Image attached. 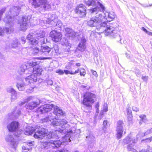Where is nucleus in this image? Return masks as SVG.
<instances>
[{"mask_svg": "<svg viewBox=\"0 0 152 152\" xmlns=\"http://www.w3.org/2000/svg\"><path fill=\"white\" fill-rule=\"evenodd\" d=\"M54 108L53 112L49 113L48 116L42 119L43 122H50L51 126L57 128L58 132H61L60 133H65L66 130L64 129V126L66 129L69 127V125L67 124V121L65 120H61L58 119V116H64V112L58 107L53 104H45L41 106L38 108L37 110L39 114L44 113L50 111Z\"/></svg>", "mask_w": 152, "mask_h": 152, "instance_id": "1", "label": "nucleus"}, {"mask_svg": "<svg viewBox=\"0 0 152 152\" xmlns=\"http://www.w3.org/2000/svg\"><path fill=\"white\" fill-rule=\"evenodd\" d=\"M6 10V8L4 7L2 9L0 10V21L1 20V18L3 14L4 13ZM20 10V8L19 6L13 7L11 8L10 10V13L6 14V15L4 19V21L6 24V27L4 30L2 28H0V36L2 35L4 32V31L7 34H10L13 31V23L12 22V17L10 15L11 14L12 16H17L19 14V12Z\"/></svg>", "mask_w": 152, "mask_h": 152, "instance_id": "2", "label": "nucleus"}, {"mask_svg": "<svg viewBox=\"0 0 152 152\" xmlns=\"http://www.w3.org/2000/svg\"><path fill=\"white\" fill-rule=\"evenodd\" d=\"M64 129H65L66 130V132L64 133H60L61 132L60 131L58 132V131L57 130V128H55L54 131L57 135V137H58V138H59L61 137L62 138L60 139V140H59L51 141L50 142L51 144L50 145V146H51L50 148H52L53 149H57L62 143L65 145L67 144L68 142L71 141V134L72 133V130H71L69 131H68V129L69 126L66 129L65 127L64 126Z\"/></svg>", "mask_w": 152, "mask_h": 152, "instance_id": "3", "label": "nucleus"}, {"mask_svg": "<svg viewBox=\"0 0 152 152\" xmlns=\"http://www.w3.org/2000/svg\"><path fill=\"white\" fill-rule=\"evenodd\" d=\"M102 14H98L90 18L87 22V25L91 27H96L97 29L103 31L105 34L106 28L104 21H103L102 19L103 18Z\"/></svg>", "mask_w": 152, "mask_h": 152, "instance_id": "4", "label": "nucleus"}, {"mask_svg": "<svg viewBox=\"0 0 152 152\" xmlns=\"http://www.w3.org/2000/svg\"><path fill=\"white\" fill-rule=\"evenodd\" d=\"M102 16L103 17V18L102 19L103 21H104L106 26H105L106 28V33L105 35L107 36L110 35L112 33V35L113 36L114 33L117 34L116 30H114V27L112 26V24L111 23L109 25L107 24V22L108 21H110L113 20L115 18V14L113 12H106L102 14Z\"/></svg>", "mask_w": 152, "mask_h": 152, "instance_id": "5", "label": "nucleus"}, {"mask_svg": "<svg viewBox=\"0 0 152 152\" xmlns=\"http://www.w3.org/2000/svg\"><path fill=\"white\" fill-rule=\"evenodd\" d=\"M96 97V95L92 93L88 92L84 95L82 102L84 109L91 110L92 109V104L95 102L94 99Z\"/></svg>", "mask_w": 152, "mask_h": 152, "instance_id": "6", "label": "nucleus"}, {"mask_svg": "<svg viewBox=\"0 0 152 152\" xmlns=\"http://www.w3.org/2000/svg\"><path fill=\"white\" fill-rule=\"evenodd\" d=\"M32 6L35 9L39 11L45 10L48 4H47V0H32Z\"/></svg>", "mask_w": 152, "mask_h": 152, "instance_id": "7", "label": "nucleus"}, {"mask_svg": "<svg viewBox=\"0 0 152 152\" xmlns=\"http://www.w3.org/2000/svg\"><path fill=\"white\" fill-rule=\"evenodd\" d=\"M40 128L39 126H36V129L34 131L35 133L34 135V137L39 139L47 138L48 130L45 129Z\"/></svg>", "mask_w": 152, "mask_h": 152, "instance_id": "8", "label": "nucleus"}, {"mask_svg": "<svg viewBox=\"0 0 152 152\" xmlns=\"http://www.w3.org/2000/svg\"><path fill=\"white\" fill-rule=\"evenodd\" d=\"M137 141V139H136L135 137L130 136H128L123 140V142L124 144H129L127 147L128 151L132 152H136L137 151L133 147Z\"/></svg>", "mask_w": 152, "mask_h": 152, "instance_id": "9", "label": "nucleus"}, {"mask_svg": "<svg viewBox=\"0 0 152 152\" xmlns=\"http://www.w3.org/2000/svg\"><path fill=\"white\" fill-rule=\"evenodd\" d=\"M35 32L32 31L30 32L27 37V39L28 41V42L31 45V47H38L39 46V41L37 40V36Z\"/></svg>", "mask_w": 152, "mask_h": 152, "instance_id": "10", "label": "nucleus"}, {"mask_svg": "<svg viewBox=\"0 0 152 152\" xmlns=\"http://www.w3.org/2000/svg\"><path fill=\"white\" fill-rule=\"evenodd\" d=\"M40 54L43 56H46L51 58V57L53 56V50L51 51L52 48L48 45H44L40 46Z\"/></svg>", "mask_w": 152, "mask_h": 152, "instance_id": "11", "label": "nucleus"}, {"mask_svg": "<svg viewBox=\"0 0 152 152\" xmlns=\"http://www.w3.org/2000/svg\"><path fill=\"white\" fill-rule=\"evenodd\" d=\"M31 19L30 15L23 16L18 20V23L20 25L21 30H26L28 28V23Z\"/></svg>", "mask_w": 152, "mask_h": 152, "instance_id": "12", "label": "nucleus"}, {"mask_svg": "<svg viewBox=\"0 0 152 152\" xmlns=\"http://www.w3.org/2000/svg\"><path fill=\"white\" fill-rule=\"evenodd\" d=\"M37 36V39L41 43L40 46L43 45H42L45 44L47 42V39L44 38L45 32L43 30H38L35 31V34Z\"/></svg>", "mask_w": 152, "mask_h": 152, "instance_id": "13", "label": "nucleus"}, {"mask_svg": "<svg viewBox=\"0 0 152 152\" xmlns=\"http://www.w3.org/2000/svg\"><path fill=\"white\" fill-rule=\"evenodd\" d=\"M50 36L52 38L53 41L55 42H57L61 40L62 35L60 32L54 30L50 32Z\"/></svg>", "mask_w": 152, "mask_h": 152, "instance_id": "14", "label": "nucleus"}, {"mask_svg": "<svg viewBox=\"0 0 152 152\" xmlns=\"http://www.w3.org/2000/svg\"><path fill=\"white\" fill-rule=\"evenodd\" d=\"M19 126L20 124L19 122L13 121L7 125V127L9 132H14L18 130Z\"/></svg>", "mask_w": 152, "mask_h": 152, "instance_id": "15", "label": "nucleus"}, {"mask_svg": "<svg viewBox=\"0 0 152 152\" xmlns=\"http://www.w3.org/2000/svg\"><path fill=\"white\" fill-rule=\"evenodd\" d=\"M16 79L18 81H21L22 83L18 82L17 83L16 86L19 91H23L25 88V86L28 85H25L26 82L24 77H21L20 75H18Z\"/></svg>", "mask_w": 152, "mask_h": 152, "instance_id": "16", "label": "nucleus"}, {"mask_svg": "<svg viewBox=\"0 0 152 152\" xmlns=\"http://www.w3.org/2000/svg\"><path fill=\"white\" fill-rule=\"evenodd\" d=\"M76 12L80 17H85L86 14V7L83 4H81L77 6L76 9Z\"/></svg>", "mask_w": 152, "mask_h": 152, "instance_id": "17", "label": "nucleus"}, {"mask_svg": "<svg viewBox=\"0 0 152 152\" xmlns=\"http://www.w3.org/2000/svg\"><path fill=\"white\" fill-rule=\"evenodd\" d=\"M46 22L48 24L52 25L54 27H56L55 29L61 30L62 23L61 20H59L56 22L51 19L48 18L46 20Z\"/></svg>", "mask_w": 152, "mask_h": 152, "instance_id": "18", "label": "nucleus"}, {"mask_svg": "<svg viewBox=\"0 0 152 152\" xmlns=\"http://www.w3.org/2000/svg\"><path fill=\"white\" fill-rule=\"evenodd\" d=\"M97 5L93 8H91L90 9V12L92 14L95 13L96 15L97 14V12L99 11H102L103 12L104 11L105 7L100 2L97 1ZM98 13H97L98 14Z\"/></svg>", "mask_w": 152, "mask_h": 152, "instance_id": "19", "label": "nucleus"}, {"mask_svg": "<svg viewBox=\"0 0 152 152\" xmlns=\"http://www.w3.org/2000/svg\"><path fill=\"white\" fill-rule=\"evenodd\" d=\"M5 140L12 148H15L18 144L17 142L14 139L12 135L9 134L5 137Z\"/></svg>", "mask_w": 152, "mask_h": 152, "instance_id": "20", "label": "nucleus"}, {"mask_svg": "<svg viewBox=\"0 0 152 152\" xmlns=\"http://www.w3.org/2000/svg\"><path fill=\"white\" fill-rule=\"evenodd\" d=\"M50 58L49 57H37L34 58V60L30 61L29 63V65L32 67H36V66L39 64L40 61L38 60H43L46 59H50Z\"/></svg>", "mask_w": 152, "mask_h": 152, "instance_id": "21", "label": "nucleus"}, {"mask_svg": "<svg viewBox=\"0 0 152 152\" xmlns=\"http://www.w3.org/2000/svg\"><path fill=\"white\" fill-rule=\"evenodd\" d=\"M24 79L26 82L25 85H28L29 84L32 83L37 81V77L36 75L33 74H31L26 77L24 76Z\"/></svg>", "mask_w": 152, "mask_h": 152, "instance_id": "22", "label": "nucleus"}, {"mask_svg": "<svg viewBox=\"0 0 152 152\" xmlns=\"http://www.w3.org/2000/svg\"><path fill=\"white\" fill-rule=\"evenodd\" d=\"M19 43L18 39L14 38L13 40L10 42L9 45V48L12 50L15 49V51H17L19 49Z\"/></svg>", "mask_w": 152, "mask_h": 152, "instance_id": "23", "label": "nucleus"}, {"mask_svg": "<svg viewBox=\"0 0 152 152\" xmlns=\"http://www.w3.org/2000/svg\"><path fill=\"white\" fill-rule=\"evenodd\" d=\"M86 40L84 37H82L78 45L77 48L81 52L84 51L86 48Z\"/></svg>", "mask_w": 152, "mask_h": 152, "instance_id": "24", "label": "nucleus"}, {"mask_svg": "<svg viewBox=\"0 0 152 152\" xmlns=\"http://www.w3.org/2000/svg\"><path fill=\"white\" fill-rule=\"evenodd\" d=\"M7 92L10 94L12 102L14 101L17 99V94L16 91L12 88L9 87L7 89Z\"/></svg>", "mask_w": 152, "mask_h": 152, "instance_id": "25", "label": "nucleus"}, {"mask_svg": "<svg viewBox=\"0 0 152 152\" xmlns=\"http://www.w3.org/2000/svg\"><path fill=\"white\" fill-rule=\"evenodd\" d=\"M117 31V34L116 33H114V35L113 36L112 35V33L110 34V35L112 37L115 38L117 42H119L121 44H124L125 45L126 44L127 42L126 40H124L123 42L121 41V40L122 39V37L121 36H120V32L118 31Z\"/></svg>", "mask_w": 152, "mask_h": 152, "instance_id": "26", "label": "nucleus"}, {"mask_svg": "<svg viewBox=\"0 0 152 152\" xmlns=\"http://www.w3.org/2000/svg\"><path fill=\"white\" fill-rule=\"evenodd\" d=\"M40 101L39 99L36 101H32L28 103L26 105V108L31 110H32L37 107L40 104Z\"/></svg>", "mask_w": 152, "mask_h": 152, "instance_id": "27", "label": "nucleus"}, {"mask_svg": "<svg viewBox=\"0 0 152 152\" xmlns=\"http://www.w3.org/2000/svg\"><path fill=\"white\" fill-rule=\"evenodd\" d=\"M65 29L67 34L66 35H67V36L71 37L72 39L79 35L78 33L74 31L72 29L70 28H66Z\"/></svg>", "mask_w": 152, "mask_h": 152, "instance_id": "28", "label": "nucleus"}, {"mask_svg": "<svg viewBox=\"0 0 152 152\" xmlns=\"http://www.w3.org/2000/svg\"><path fill=\"white\" fill-rule=\"evenodd\" d=\"M95 137L92 134H90L86 137L88 145V148H92L95 143Z\"/></svg>", "mask_w": 152, "mask_h": 152, "instance_id": "29", "label": "nucleus"}, {"mask_svg": "<svg viewBox=\"0 0 152 152\" xmlns=\"http://www.w3.org/2000/svg\"><path fill=\"white\" fill-rule=\"evenodd\" d=\"M21 114V112L20 110H18L17 111H13L11 113L8 114V116L10 119L14 118H17Z\"/></svg>", "mask_w": 152, "mask_h": 152, "instance_id": "30", "label": "nucleus"}, {"mask_svg": "<svg viewBox=\"0 0 152 152\" xmlns=\"http://www.w3.org/2000/svg\"><path fill=\"white\" fill-rule=\"evenodd\" d=\"M126 110L127 113L128 123L129 124H131L132 122L133 117L132 110L129 104H128L127 106Z\"/></svg>", "mask_w": 152, "mask_h": 152, "instance_id": "31", "label": "nucleus"}, {"mask_svg": "<svg viewBox=\"0 0 152 152\" xmlns=\"http://www.w3.org/2000/svg\"><path fill=\"white\" fill-rule=\"evenodd\" d=\"M27 66L26 64H23L20 66L18 71V73L20 75H20L21 77H24V76L22 75L25 74L24 72L27 70Z\"/></svg>", "mask_w": 152, "mask_h": 152, "instance_id": "32", "label": "nucleus"}, {"mask_svg": "<svg viewBox=\"0 0 152 152\" xmlns=\"http://www.w3.org/2000/svg\"><path fill=\"white\" fill-rule=\"evenodd\" d=\"M42 70V68H40L39 66L37 67H35L33 68V73L37 76H39L41 75V73Z\"/></svg>", "mask_w": 152, "mask_h": 152, "instance_id": "33", "label": "nucleus"}, {"mask_svg": "<svg viewBox=\"0 0 152 152\" xmlns=\"http://www.w3.org/2000/svg\"><path fill=\"white\" fill-rule=\"evenodd\" d=\"M124 126L123 121L122 120L118 121L117 123L116 130H124Z\"/></svg>", "mask_w": 152, "mask_h": 152, "instance_id": "34", "label": "nucleus"}, {"mask_svg": "<svg viewBox=\"0 0 152 152\" xmlns=\"http://www.w3.org/2000/svg\"><path fill=\"white\" fill-rule=\"evenodd\" d=\"M52 50H53V55H58L61 53L59 51L58 45L56 44L54 45L53 47L52 48L51 51Z\"/></svg>", "mask_w": 152, "mask_h": 152, "instance_id": "35", "label": "nucleus"}, {"mask_svg": "<svg viewBox=\"0 0 152 152\" xmlns=\"http://www.w3.org/2000/svg\"><path fill=\"white\" fill-rule=\"evenodd\" d=\"M32 48L31 53L34 56H37L40 54V49L38 47H31Z\"/></svg>", "mask_w": 152, "mask_h": 152, "instance_id": "36", "label": "nucleus"}, {"mask_svg": "<svg viewBox=\"0 0 152 152\" xmlns=\"http://www.w3.org/2000/svg\"><path fill=\"white\" fill-rule=\"evenodd\" d=\"M96 0H85V3L88 6H94L96 5Z\"/></svg>", "mask_w": 152, "mask_h": 152, "instance_id": "37", "label": "nucleus"}, {"mask_svg": "<svg viewBox=\"0 0 152 152\" xmlns=\"http://www.w3.org/2000/svg\"><path fill=\"white\" fill-rule=\"evenodd\" d=\"M107 120H104L103 122V126L102 127V132L105 133L107 132Z\"/></svg>", "mask_w": 152, "mask_h": 152, "instance_id": "38", "label": "nucleus"}, {"mask_svg": "<svg viewBox=\"0 0 152 152\" xmlns=\"http://www.w3.org/2000/svg\"><path fill=\"white\" fill-rule=\"evenodd\" d=\"M61 44L62 45L67 46L70 45V43L68 42L67 39L66 38H63L61 42Z\"/></svg>", "mask_w": 152, "mask_h": 152, "instance_id": "39", "label": "nucleus"}, {"mask_svg": "<svg viewBox=\"0 0 152 152\" xmlns=\"http://www.w3.org/2000/svg\"><path fill=\"white\" fill-rule=\"evenodd\" d=\"M117 132L116 137L118 139H121L122 136V134L124 130H116Z\"/></svg>", "mask_w": 152, "mask_h": 152, "instance_id": "40", "label": "nucleus"}, {"mask_svg": "<svg viewBox=\"0 0 152 152\" xmlns=\"http://www.w3.org/2000/svg\"><path fill=\"white\" fill-rule=\"evenodd\" d=\"M66 48L64 49V54H65V56H66L67 55L69 51V49L71 47L70 45L66 46Z\"/></svg>", "mask_w": 152, "mask_h": 152, "instance_id": "41", "label": "nucleus"}, {"mask_svg": "<svg viewBox=\"0 0 152 152\" xmlns=\"http://www.w3.org/2000/svg\"><path fill=\"white\" fill-rule=\"evenodd\" d=\"M34 143V141H32L30 140H28L25 142V143H26L27 145L29 146V148L31 147V146H33Z\"/></svg>", "mask_w": 152, "mask_h": 152, "instance_id": "42", "label": "nucleus"}, {"mask_svg": "<svg viewBox=\"0 0 152 152\" xmlns=\"http://www.w3.org/2000/svg\"><path fill=\"white\" fill-rule=\"evenodd\" d=\"M34 132V130H28L27 129L26 130H25L24 133L26 135H30L32 134L33 132Z\"/></svg>", "mask_w": 152, "mask_h": 152, "instance_id": "43", "label": "nucleus"}, {"mask_svg": "<svg viewBox=\"0 0 152 152\" xmlns=\"http://www.w3.org/2000/svg\"><path fill=\"white\" fill-rule=\"evenodd\" d=\"M80 75L81 76H84L86 74V71L84 69H80Z\"/></svg>", "mask_w": 152, "mask_h": 152, "instance_id": "44", "label": "nucleus"}, {"mask_svg": "<svg viewBox=\"0 0 152 152\" xmlns=\"http://www.w3.org/2000/svg\"><path fill=\"white\" fill-rule=\"evenodd\" d=\"M20 42L22 44H24L26 42V39L24 37H21L20 39Z\"/></svg>", "mask_w": 152, "mask_h": 152, "instance_id": "45", "label": "nucleus"}, {"mask_svg": "<svg viewBox=\"0 0 152 152\" xmlns=\"http://www.w3.org/2000/svg\"><path fill=\"white\" fill-rule=\"evenodd\" d=\"M134 72H135V74L137 75H140L141 74L140 70L137 67H135L134 68Z\"/></svg>", "mask_w": 152, "mask_h": 152, "instance_id": "46", "label": "nucleus"}, {"mask_svg": "<svg viewBox=\"0 0 152 152\" xmlns=\"http://www.w3.org/2000/svg\"><path fill=\"white\" fill-rule=\"evenodd\" d=\"M15 133L14 134V136L16 137H19L21 134V131H17L15 132Z\"/></svg>", "mask_w": 152, "mask_h": 152, "instance_id": "47", "label": "nucleus"}, {"mask_svg": "<svg viewBox=\"0 0 152 152\" xmlns=\"http://www.w3.org/2000/svg\"><path fill=\"white\" fill-rule=\"evenodd\" d=\"M56 72L58 73V75H63L64 74V71L61 69L57 70L56 71Z\"/></svg>", "mask_w": 152, "mask_h": 152, "instance_id": "48", "label": "nucleus"}, {"mask_svg": "<svg viewBox=\"0 0 152 152\" xmlns=\"http://www.w3.org/2000/svg\"><path fill=\"white\" fill-rule=\"evenodd\" d=\"M103 110L105 112H107L108 111L107 105V104H104L103 106Z\"/></svg>", "mask_w": 152, "mask_h": 152, "instance_id": "49", "label": "nucleus"}, {"mask_svg": "<svg viewBox=\"0 0 152 152\" xmlns=\"http://www.w3.org/2000/svg\"><path fill=\"white\" fill-rule=\"evenodd\" d=\"M32 148V147L28 148L24 146H22V148L23 150H27L28 151H31Z\"/></svg>", "mask_w": 152, "mask_h": 152, "instance_id": "50", "label": "nucleus"}, {"mask_svg": "<svg viewBox=\"0 0 152 152\" xmlns=\"http://www.w3.org/2000/svg\"><path fill=\"white\" fill-rule=\"evenodd\" d=\"M140 117L142 121H144L145 119L146 116L144 115H142L140 116Z\"/></svg>", "mask_w": 152, "mask_h": 152, "instance_id": "51", "label": "nucleus"}, {"mask_svg": "<svg viewBox=\"0 0 152 152\" xmlns=\"http://www.w3.org/2000/svg\"><path fill=\"white\" fill-rule=\"evenodd\" d=\"M91 72L96 77H97L98 76L97 72L91 69Z\"/></svg>", "mask_w": 152, "mask_h": 152, "instance_id": "52", "label": "nucleus"}, {"mask_svg": "<svg viewBox=\"0 0 152 152\" xmlns=\"http://www.w3.org/2000/svg\"><path fill=\"white\" fill-rule=\"evenodd\" d=\"M33 97L32 96H29L27 97L26 99H25L26 102L30 101L31 100H32Z\"/></svg>", "mask_w": 152, "mask_h": 152, "instance_id": "53", "label": "nucleus"}, {"mask_svg": "<svg viewBox=\"0 0 152 152\" xmlns=\"http://www.w3.org/2000/svg\"><path fill=\"white\" fill-rule=\"evenodd\" d=\"M132 109L133 111L137 112L139 110V108L135 106H133L132 107Z\"/></svg>", "mask_w": 152, "mask_h": 152, "instance_id": "54", "label": "nucleus"}, {"mask_svg": "<svg viewBox=\"0 0 152 152\" xmlns=\"http://www.w3.org/2000/svg\"><path fill=\"white\" fill-rule=\"evenodd\" d=\"M142 78L144 81L146 82L147 80H148V77L146 76H142Z\"/></svg>", "mask_w": 152, "mask_h": 152, "instance_id": "55", "label": "nucleus"}, {"mask_svg": "<svg viewBox=\"0 0 152 152\" xmlns=\"http://www.w3.org/2000/svg\"><path fill=\"white\" fill-rule=\"evenodd\" d=\"M151 133V132L150 131V129H149L147 130L146 132L144 133V136H145L150 134Z\"/></svg>", "mask_w": 152, "mask_h": 152, "instance_id": "56", "label": "nucleus"}, {"mask_svg": "<svg viewBox=\"0 0 152 152\" xmlns=\"http://www.w3.org/2000/svg\"><path fill=\"white\" fill-rule=\"evenodd\" d=\"M146 142H149L152 141V136L149 138H146L145 139Z\"/></svg>", "mask_w": 152, "mask_h": 152, "instance_id": "57", "label": "nucleus"}, {"mask_svg": "<svg viewBox=\"0 0 152 152\" xmlns=\"http://www.w3.org/2000/svg\"><path fill=\"white\" fill-rule=\"evenodd\" d=\"M150 147L149 146H148L147 150L146 151H144V152H152V151H150Z\"/></svg>", "mask_w": 152, "mask_h": 152, "instance_id": "58", "label": "nucleus"}, {"mask_svg": "<svg viewBox=\"0 0 152 152\" xmlns=\"http://www.w3.org/2000/svg\"><path fill=\"white\" fill-rule=\"evenodd\" d=\"M26 102L25 100H24L23 101H23H21L19 102V105L20 106L22 105H23Z\"/></svg>", "mask_w": 152, "mask_h": 152, "instance_id": "59", "label": "nucleus"}, {"mask_svg": "<svg viewBox=\"0 0 152 152\" xmlns=\"http://www.w3.org/2000/svg\"><path fill=\"white\" fill-rule=\"evenodd\" d=\"M141 29L145 32L146 33H147L148 31L144 27H142V28Z\"/></svg>", "mask_w": 152, "mask_h": 152, "instance_id": "60", "label": "nucleus"}, {"mask_svg": "<svg viewBox=\"0 0 152 152\" xmlns=\"http://www.w3.org/2000/svg\"><path fill=\"white\" fill-rule=\"evenodd\" d=\"M64 73H65L66 75L69 74V71L68 70H64Z\"/></svg>", "mask_w": 152, "mask_h": 152, "instance_id": "61", "label": "nucleus"}, {"mask_svg": "<svg viewBox=\"0 0 152 152\" xmlns=\"http://www.w3.org/2000/svg\"><path fill=\"white\" fill-rule=\"evenodd\" d=\"M139 3L143 7H149L146 4H142L140 3L139 2Z\"/></svg>", "mask_w": 152, "mask_h": 152, "instance_id": "62", "label": "nucleus"}, {"mask_svg": "<svg viewBox=\"0 0 152 152\" xmlns=\"http://www.w3.org/2000/svg\"><path fill=\"white\" fill-rule=\"evenodd\" d=\"M99 103L98 102H97L96 104V105L95 106V108L96 109V108H99Z\"/></svg>", "mask_w": 152, "mask_h": 152, "instance_id": "63", "label": "nucleus"}, {"mask_svg": "<svg viewBox=\"0 0 152 152\" xmlns=\"http://www.w3.org/2000/svg\"><path fill=\"white\" fill-rule=\"evenodd\" d=\"M131 61L132 62H133L134 63H135V61H134V59H133V57L132 56H131V58H129Z\"/></svg>", "mask_w": 152, "mask_h": 152, "instance_id": "64", "label": "nucleus"}]
</instances>
